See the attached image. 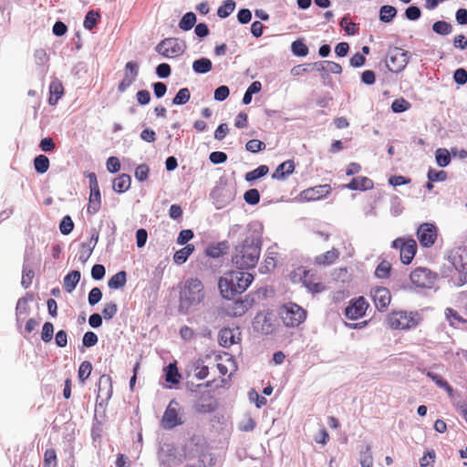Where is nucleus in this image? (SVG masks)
Instances as JSON below:
<instances>
[{
	"label": "nucleus",
	"mask_w": 467,
	"mask_h": 467,
	"mask_svg": "<svg viewBox=\"0 0 467 467\" xmlns=\"http://www.w3.org/2000/svg\"><path fill=\"white\" fill-rule=\"evenodd\" d=\"M409 63V53L401 47H391L386 57V66L389 71L401 72Z\"/></svg>",
	"instance_id": "0eeeda50"
},
{
	"label": "nucleus",
	"mask_w": 467,
	"mask_h": 467,
	"mask_svg": "<svg viewBox=\"0 0 467 467\" xmlns=\"http://www.w3.org/2000/svg\"><path fill=\"white\" fill-rule=\"evenodd\" d=\"M150 169L146 164L139 165L135 170V178L140 182H144L148 179Z\"/></svg>",
	"instance_id": "680f3d73"
},
{
	"label": "nucleus",
	"mask_w": 467,
	"mask_h": 467,
	"mask_svg": "<svg viewBox=\"0 0 467 467\" xmlns=\"http://www.w3.org/2000/svg\"><path fill=\"white\" fill-rule=\"evenodd\" d=\"M73 228H74V223H73L72 219L70 218V216H68V215L65 216L59 224V230H60L61 234L67 235L72 232Z\"/></svg>",
	"instance_id": "6e6d98bb"
},
{
	"label": "nucleus",
	"mask_w": 467,
	"mask_h": 467,
	"mask_svg": "<svg viewBox=\"0 0 467 467\" xmlns=\"http://www.w3.org/2000/svg\"><path fill=\"white\" fill-rule=\"evenodd\" d=\"M228 249V244L226 242H221L217 244H210L206 250L205 254L206 255L213 257V258H218L223 254H225L226 250Z\"/></svg>",
	"instance_id": "c756f323"
},
{
	"label": "nucleus",
	"mask_w": 467,
	"mask_h": 467,
	"mask_svg": "<svg viewBox=\"0 0 467 467\" xmlns=\"http://www.w3.org/2000/svg\"><path fill=\"white\" fill-rule=\"evenodd\" d=\"M410 108V103L405 99H397L391 104V109L395 113H401Z\"/></svg>",
	"instance_id": "09e8293b"
},
{
	"label": "nucleus",
	"mask_w": 467,
	"mask_h": 467,
	"mask_svg": "<svg viewBox=\"0 0 467 467\" xmlns=\"http://www.w3.org/2000/svg\"><path fill=\"white\" fill-rule=\"evenodd\" d=\"M57 454L54 449H47L44 453L43 467H57Z\"/></svg>",
	"instance_id": "49530a36"
},
{
	"label": "nucleus",
	"mask_w": 467,
	"mask_h": 467,
	"mask_svg": "<svg viewBox=\"0 0 467 467\" xmlns=\"http://www.w3.org/2000/svg\"><path fill=\"white\" fill-rule=\"evenodd\" d=\"M260 251L259 240L246 237L241 244L235 247L232 262L238 269L254 268L258 262Z\"/></svg>",
	"instance_id": "f03ea898"
},
{
	"label": "nucleus",
	"mask_w": 467,
	"mask_h": 467,
	"mask_svg": "<svg viewBox=\"0 0 467 467\" xmlns=\"http://www.w3.org/2000/svg\"><path fill=\"white\" fill-rule=\"evenodd\" d=\"M220 360L217 363V368L222 376H225L229 370H236V363L233 357L226 355L225 358L221 357Z\"/></svg>",
	"instance_id": "bb28decb"
},
{
	"label": "nucleus",
	"mask_w": 467,
	"mask_h": 467,
	"mask_svg": "<svg viewBox=\"0 0 467 467\" xmlns=\"http://www.w3.org/2000/svg\"><path fill=\"white\" fill-rule=\"evenodd\" d=\"M165 380L171 384H177L180 381L181 375L178 371L177 366L175 363L169 364L165 368Z\"/></svg>",
	"instance_id": "f704fd0d"
},
{
	"label": "nucleus",
	"mask_w": 467,
	"mask_h": 467,
	"mask_svg": "<svg viewBox=\"0 0 467 467\" xmlns=\"http://www.w3.org/2000/svg\"><path fill=\"white\" fill-rule=\"evenodd\" d=\"M391 265L389 262L383 260L381 261L375 270V275L378 278H388L390 275Z\"/></svg>",
	"instance_id": "79ce46f5"
},
{
	"label": "nucleus",
	"mask_w": 467,
	"mask_h": 467,
	"mask_svg": "<svg viewBox=\"0 0 467 467\" xmlns=\"http://www.w3.org/2000/svg\"><path fill=\"white\" fill-rule=\"evenodd\" d=\"M392 247L400 250V261L404 265L410 264L417 252V244L412 238H397L392 242Z\"/></svg>",
	"instance_id": "9d476101"
},
{
	"label": "nucleus",
	"mask_w": 467,
	"mask_h": 467,
	"mask_svg": "<svg viewBox=\"0 0 467 467\" xmlns=\"http://www.w3.org/2000/svg\"><path fill=\"white\" fill-rule=\"evenodd\" d=\"M438 236V228L430 223H421L417 230V238L422 247H431Z\"/></svg>",
	"instance_id": "ddd939ff"
},
{
	"label": "nucleus",
	"mask_w": 467,
	"mask_h": 467,
	"mask_svg": "<svg viewBox=\"0 0 467 467\" xmlns=\"http://www.w3.org/2000/svg\"><path fill=\"white\" fill-rule=\"evenodd\" d=\"M292 52L298 57H306L308 54L307 46L301 40H296L291 45Z\"/></svg>",
	"instance_id": "de8ad7c7"
},
{
	"label": "nucleus",
	"mask_w": 467,
	"mask_h": 467,
	"mask_svg": "<svg viewBox=\"0 0 467 467\" xmlns=\"http://www.w3.org/2000/svg\"><path fill=\"white\" fill-rule=\"evenodd\" d=\"M265 147L266 146H265V142H263L259 140H255V139L248 140L245 144L246 150L253 152V153H256L261 150H264L265 149Z\"/></svg>",
	"instance_id": "603ef678"
},
{
	"label": "nucleus",
	"mask_w": 467,
	"mask_h": 467,
	"mask_svg": "<svg viewBox=\"0 0 467 467\" xmlns=\"http://www.w3.org/2000/svg\"><path fill=\"white\" fill-rule=\"evenodd\" d=\"M205 298L204 286L198 278H188L180 291V311L188 313L199 306Z\"/></svg>",
	"instance_id": "7ed1b4c3"
},
{
	"label": "nucleus",
	"mask_w": 467,
	"mask_h": 467,
	"mask_svg": "<svg viewBox=\"0 0 467 467\" xmlns=\"http://www.w3.org/2000/svg\"><path fill=\"white\" fill-rule=\"evenodd\" d=\"M87 177L89 181L90 194L87 207L88 213L96 214L101 206V195L97 176L94 172H89Z\"/></svg>",
	"instance_id": "9b49d317"
},
{
	"label": "nucleus",
	"mask_w": 467,
	"mask_h": 467,
	"mask_svg": "<svg viewBox=\"0 0 467 467\" xmlns=\"http://www.w3.org/2000/svg\"><path fill=\"white\" fill-rule=\"evenodd\" d=\"M196 23V16L192 12L186 13L179 23V26L181 29L184 31H188L192 29Z\"/></svg>",
	"instance_id": "e433bc0d"
},
{
	"label": "nucleus",
	"mask_w": 467,
	"mask_h": 467,
	"mask_svg": "<svg viewBox=\"0 0 467 467\" xmlns=\"http://www.w3.org/2000/svg\"><path fill=\"white\" fill-rule=\"evenodd\" d=\"M340 26L345 28L348 35L354 36L358 34V27L353 22H348V17H343L340 21Z\"/></svg>",
	"instance_id": "052dcab7"
},
{
	"label": "nucleus",
	"mask_w": 467,
	"mask_h": 467,
	"mask_svg": "<svg viewBox=\"0 0 467 467\" xmlns=\"http://www.w3.org/2000/svg\"><path fill=\"white\" fill-rule=\"evenodd\" d=\"M374 186L372 180L368 177L359 176L353 178L351 182L346 185L347 188L353 191H366L370 190Z\"/></svg>",
	"instance_id": "412c9836"
},
{
	"label": "nucleus",
	"mask_w": 467,
	"mask_h": 467,
	"mask_svg": "<svg viewBox=\"0 0 467 467\" xmlns=\"http://www.w3.org/2000/svg\"><path fill=\"white\" fill-rule=\"evenodd\" d=\"M131 185V178L129 174L122 173L116 177L112 182L113 190L118 193L126 192Z\"/></svg>",
	"instance_id": "4be33fe9"
},
{
	"label": "nucleus",
	"mask_w": 467,
	"mask_h": 467,
	"mask_svg": "<svg viewBox=\"0 0 467 467\" xmlns=\"http://www.w3.org/2000/svg\"><path fill=\"white\" fill-rule=\"evenodd\" d=\"M421 321L418 312L399 310L392 311L387 318L388 325L392 329L407 330L417 327Z\"/></svg>",
	"instance_id": "39448f33"
},
{
	"label": "nucleus",
	"mask_w": 467,
	"mask_h": 467,
	"mask_svg": "<svg viewBox=\"0 0 467 467\" xmlns=\"http://www.w3.org/2000/svg\"><path fill=\"white\" fill-rule=\"evenodd\" d=\"M117 312L118 306L117 304L114 302L105 304L102 309V315L106 320L111 319L117 314Z\"/></svg>",
	"instance_id": "5fc2aeb1"
},
{
	"label": "nucleus",
	"mask_w": 467,
	"mask_h": 467,
	"mask_svg": "<svg viewBox=\"0 0 467 467\" xmlns=\"http://www.w3.org/2000/svg\"><path fill=\"white\" fill-rule=\"evenodd\" d=\"M244 199L247 203L254 205L260 201V193L257 189H250L244 192Z\"/></svg>",
	"instance_id": "864d4df0"
},
{
	"label": "nucleus",
	"mask_w": 467,
	"mask_h": 467,
	"mask_svg": "<svg viewBox=\"0 0 467 467\" xmlns=\"http://www.w3.org/2000/svg\"><path fill=\"white\" fill-rule=\"evenodd\" d=\"M34 275H35L34 271L31 268H29L27 265H24L22 281H21L22 285L24 287L27 288L32 284Z\"/></svg>",
	"instance_id": "4d7b16f0"
},
{
	"label": "nucleus",
	"mask_w": 467,
	"mask_h": 467,
	"mask_svg": "<svg viewBox=\"0 0 467 467\" xmlns=\"http://www.w3.org/2000/svg\"><path fill=\"white\" fill-rule=\"evenodd\" d=\"M99 14L97 11L90 10L87 13L83 26L88 30H92L98 24Z\"/></svg>",
	"instance_id": "58836bf2"
},
{
	"label": "nucleus",
	"mask_w": 467,
	"mask_h": 467,
	"mask_svg": "<svg viewBox=\"0 0 467 467\" xmlns=\"http://www.w3.org/2000/svg\"><path fill=\"white\" fill-rule=\"evenodd\" d=\"M254 304V297L247 295L242 299L234 301L231 306H228L227 312L233 317H242L253 306Z\"/></svg>",
	"instance_id": "f3484780"
},
{
	"label": "nucleus",
	"mask_w": 467,
	"mask_h": 467,
	"mask_svg": "<svg viewBox=\"0 0 467 467\" xmlns=\"http://www.w3.org/2000/svg\"><path fill=\"white\" fill-rule=\"evenodd\" d=\"M127 282V274L125 271H120L110 277L108 282L109 287L112 289H119L125 285Z\"/></svg>",
	"instance_id": "2f4dec72"
},
{
	"label": "nucleus",
	"mask_w": 467,
	"mask_h": 467,
	"mask_svg": "<svg viewBox=\"0 0 467 467\" xmlns=\"http://www.w3.org/2000/svg\"><path fill=\"white\" fill-rule=\"evenodd\" d=\"M194 245L192 244H186L183 248L175 252L173 261L177 265L184 264L188 257L193 253Z\"/></svg>",
	"instance_id": "cd10ccee"
},
{
	"label": "nucleus",
	"mask_w": 467,
	"mask_h": 467,
	"mask_svg": "<svg viewBox=\"0 0 467 467\" xmlns=\"http://www.w3.org/2000/svg\"><path fill=\"white\" fill-rule=\"evenodd\" d=\"M370 296L375 307L380 311H386L391 302V294L387 287L375 286L370 289Z\"/></svg>",
	"instance_id": "2eb2a0df"
},
{
	"label": "nucleus",
	"mask_w": 467,
	"mask_h": 467,
	"mask_svg": "<svg viewBox=\"0 0 467 467\" xmlns=\"http://www.w3.org/2000/svg\"><path fill=\"white\" fill-rule=\"evenodd\" d=\"M279 316L287 327H297L306 318V310L295 303H287L279 309Z\"/></svg>",
	"instance_id": "423d86ee"
},
{
	"label": "nucleus",
	"mask_w": 467,
	"mask_h": 467,
	"mask_svg": "<svg viewBox=\"0 0 467 467\" xmlns=\"http://www.w3.org/2000/svg\"><path fill=\"white\" fill-rule=\"evenodd\" d=\"M254 280V275L247 272L231 271L221 277L218 286L224 298L231 299L244 292Z\"/></svg>",
	"instance_id": "f257e3e1"
},
{
	"label": "nucleus",
	"mask_w": 467,
	"mask_h": 467,
	"mask_svg": "<svg viewBox=\"0 0 467 467\" xmlns=\"http://www.w3.org/2000/svg\"><path fill=\"white\" fill-rule=\"evenodd\" d=\"M29 314L28 301L26 298H20L16 305L17 320L26 317Z\"/></svg>",
	"instance_id": "8fccbe9b"
},
{
	"label": "nucleus",
	"mask_w": 467,
	"mask_h": 467,
	"mask_svg": "<svg viewBox=\"0 0 467 467\" xmlns=\"http://www.w3.org/2000/svg\"><path fill=\"white\" fill-rule=\"evenodd\" d=\"M294 171V161L287 160L277 166L272 177L276 180H284L287 175L292 174Z\"/></svg>",
	"instance_id": "aec40b11"
},
{
	"label": "nucleus",
	"mask_w": 467,
	"mask_h": 467,
	"mask_svg": "<svg viewBox=\"0 0 467 467\" xmlns=\"http://www.w3.org/2000/svg\"><path fill=\"white\" fill-rule=\"evenodd\" d=\"M191 98V92L189 88H181L176 96L172 99V103L174 105H184L186 104Z\"/></svg>",
	"instance_id": "c03bdc74"
},
{
	"label": "nucleus",
	"mask_w": 467,
	"mask_h": 467,
	"mask_svg": "<svg viewBox=\"0 0 467 467\" xmlns=\"http://www.w3.org/2000/svg\"><path fill=\"white\" fill-rule=\"evenodd\" d=\"M54 326L51 322H46L42 327L41 338L44 342H49L53 337Z\"/></svg>",
	"instance_id": "13d9d810"
},
{
	"label": "nucleus",
	"mask_w": 467,
	"mask_h": 467,
	"mask_svg": "<svg viewBox=\"0 0 467 467\" xmlns=\"http://www.w3.org/2000/svg\"><path fill=\"white\" fill-rule=\"evenodd\" d=\"M339 257V251L332 248L324 254H321L315 258V263L318 265H329L337 261Z\"/></svg>",
	"instance_id": "5701e85b"
},
{
	"label": "nucleus",
	"mask_w": 467,
	"mask_h": 467,
	"mask_svg": "<svg viewBox=\"0 0 467 467\" xmlns=\"http://www.w3.org/2000/svg\"><path fill=\"white\" fill-rule=\"evenodd\" d=\"M92 371V365L89 361H83L78 368V379L80 382H85V380L90 376Z\"/></svg>",
	"instance_id": "a18cd8bd"
},
{
	"label": "nucleus",
	"mask_w": 467,
	"mask_h": 467,
	"mask_svg": "<svg viewBox=\"0 0 467 467\" xmlns=\"http://www.w3.org/2000/svg\"><path fill=\"white\" fill-rule=\"evenodd\" d=\"M92 251H93V247H90L87 244H81L80 248H79V256H78L79 261H81L82 263L87 262L88 259L89 258V256L91 255Z\"/></svg>",
	"instance_id": "e2e57ef3"
},
{
	"label": "nucleus",
	"mask_w": 467,
	"mask_h": 467,
	"mask_svg": "<svg viewBox=\"0 0 467 467\" xmlns=\"http://www.w3.org/2000/svg\"><path fill=\"white\" fill-rule=\"evenodd\" d=\"M435 158L440 167H446L451 162V155L447 149H438L435 153Z\"/></svg>",
	"instance_id": "ea45409f"
},
{
	"label": "nucleus",
	"mask_w": 467,
	"mask_h": 467,
	"mask_svg": "<svg viewBox=\"0 0 467 467\" xmlns=\"http://www.w3.org/2000/svg\"><path fill=\"white\" fill-rule=\"evenodd\" d=\"M49 94L48 103L54 106L64 94L63 85L58 81H52L49 85Z\"/></svg>",
	"instance_id": "a878e982"
},
{
	"label": "nucleus",
	"mask_w": 467,
	"mask_h": 467,
	"mask_svg": "<svg viewBox=\"0 0 467 467\" xmlns=\"http://www.w3.org/2000/svg\"><path fill=\"white\" fill-rule=\"evenodd\" d=\"M454 81L459 85L467 83V71L464 68H458L453 75Z\"/></svg>",
	"instance_id": "774afa93"
},
{
	"label": "nucleus",
	"mask_w": 467,
	"mask_h": 467,
	"mask_svg": "<svg viewBox=\"0 0 467 467\" xmlns=\"http://www.w3.org/2000/svg\"><path fill=\"white\" fill-rule=\"evenodd\" d=\"M290 279L295 284L302 283L312 294L322 293L327 289L326 285L321 282L320 277L302 265L291 272Z\"/></svg>",
	"instance_id": "20e7f679"
},
{
	"label": "nucleus",
	"mask_w": 467,
	"mask_h": 467,
	"mask_svg": "<svg viewBox=\"0 0 467 467\" xmlns=\"http://www.w3.org/2000/svg\"><path fill=\"white\" fill-rule=\"evenodd\" d=\"M432 30L439 35L446 36L451 34L452 26L450 23L441 20L432 25Z\"/></svg>",
	"instance_id": "37998d69"
},
{
	"label": "nucleus",
	"mask_w": 467,
	"mask_h": 467,
	"mask_svg": "<svg viewBox=\"0 0 467 467\" xmlns=\"http://www.w3.org/2000/svg\"><path fill=\"white\" fill-rule=\"evenodd\" d=\"M234 8H235V2L234 0H226L218 8L217 15L221 18H226L234 11Z\"/></svg>",
	"instance_id": "4c0bfd02"
},
{
	"label": "nucleus",
	"mask_w": 467,
	"mask_h": 467,
	"mask_svg": "<svg viewBox=\"0 0 467 467\" xmlns=\"http://www.w3.org/2000/svg\"><path fill=\"white\" fill-rule=\"evenodd\" d=\"M80 272L78 270L70 271L65 277L63 281L64 289L67 293H71L77 286L78 283L80 280Z\"/></svg>",
	"instance_id": "393cba45"
},
{
	"label": "nucleus",
	"mask_w": 467,
	"mask_h": 467,
	"mask_svg": "<svg viewBox=\"0 0 467 467\" xmlns=\"http://www.w3.org/2000/svg\"><path fill=\"white\" fill-rule=\"evenodd\" d=\"M239 328H230L224 327L222 328L219 332L218 340L219 344L223 348H230L234 344L237 343L240 340Z\"/></svg>",
	"instance_id": "a211bd4d"
},
{
	"label": "nucleus",
	"mask_w": 467,
	"mask_h": 467,
	"mask_svg": "<svg viewBox=\"0 0 467 467\" xmlns=\"http://www.w3.org/2000/svg\"><path fill=\"white\" fill-rule=\"evenodd\" d=\"M427 377L431 379V380L434 381L438 387L445 389L450 397L453 396L452 387L445 379H443L441 376L433 372H428Z\"/></svg>",
	"instance_id": "473e14b6"
},
{
	"label": "nucleus",
	"mask_w": 467,
	"mask_h": 467,
	"mask_svg": "<svg viewBox=\"0 0 467 467\" xmlns=\"http://www.w3.org/2000/svg\"><path fill=\"white\" fill-rule=\"evenodd\" d=\"M82 342L87 348L93 347L98 342V336L92 331H88L84 334Z\"/></svg>",
	"instance_id": "69168bd1"
},
{
	"label": "nucleus",
	"mask_w": 467,
	"mask_h": 467,
	"mask_svg": "<svg viewBox=\"0 0 467 467\" xmlns=\"http://www.w3.org/2000/svg\"><path fill=\"white\" fill-rule=\"evenodd\" d=\"M254 324L255 328L265 335L272 333L274 330L270 315H258L255 317Z\"/></svg>",
	"instance_id": "b1692460"
},
{
	"label": "nucleus",
	"mask_w": 467,
	"mask_h": 467,
	"mask_svg": "<svg viewBox=\"0 0 467 467\" xmlns=\"http://www.w3.org/2000/svg\"><path fill=\"white\" fill-rule=\"evenodd\" d=\"M230 90L227 86H220L214 91V99L218 101H223L228 98Z\"/></svg>",
	"instance_id": "338daca9"
},
{
	"label": "nucleus",
	"mask_w": 467,
	"mask_h": 467,
	"mask_svg": "<svg viewBox=\"0 0 467 467\" xmlns=\"http://www.w3.org/2000/svg\"><path fill=\"white\" fill-rule=\"evenodd\" d=\"M437 278V275L426 267H417L410 275L411 283L420 288H431Z\"/></svg>",
	"instance_id": "f8f14e48"
},
{
	"label": "nucleus",
	"mask_w": 467,
	"mask_h": 467,
	"mask_svg": "<svg viewBox=\"0 0 467 467\" xmlns=\"http://www.w3.org/2000/svg\"><path fill=\"white\" fill-rule=\"evenodd\" d=\"M139 75V65L135 61H129L125 65V73L123 79L118 86L119 92H125L131 84L136 80Z\"/></svg>",
	"instance_id": "dca6fc26"
},
{
	"label": "nucleus",
	"mask_w": 467,
	"mask_h": 467,
	"mask_svg": "<svg viewBox=\"0 0 467 467\" xmlns=\"http://www.w3.org/2000/svg\"><path fill=\"white\" fill-rule=\"evenodd\" d=\"M106 166H107V170L109 172H111V173L118 172L120 170L119 160L117 157L111 156L107 160Z\"/></svg>",
	"instance_id": "0e129e2a"
},
{
	"label": "nucleus",
	"mask_w": 467,
	"mask_h": 467,
	"mask_svg": "<svg viewBox=\"0 0 467 467\" xmlns=\"http://www.w3.org/2000/svg\"><path fill=\"white\" fill-rule=\"evenodd\" d=\"M368 306L364 296L352 298L345 308V316L350 320H357L365 316Z\"/></svg>",
	"instance_id": "4468645a"
},
{
	"label": "nucleus",
	"mask_w": 467,
	"mask_h": 467,
	"mask_svg": "<svg viewBox=\"0 0 467 467\" xmlns=\"http://www.w3.org/2000/svg\"><path fill=\"white\" fill-rule=\"evenodd\" d=\"M213 68L212 62L209 58L202 57L192 63V69L198 74H205Z\"/></svg>",
	"instance_id": "7c9ffc66"
},
{
	"label": "nucleus",
	"mask_w": 467,
	"mask_h": 467,
	"mask_svg": "<svg viewBox=\"0 0 467 467\" xmlns=\"http://www.w3.org/2000/svg\"><path fill=\"white\" fill-rule=\"evenodd\" d=\"M202 402L198 403L195 406L196 411L201 413H210L215 410L217 404L212 396L208 395L206 398L202 397Z\"/></svg>",
	"instance_id": "c85d7f7f"
},
{
	"label": "nucleus",
	"mask_w": 467,
	"mask_h": 467,
	"mask_svg": "<svg viewBox=\"0 0 467 467\" xmlns=\"http://www.w3.org/2000/svg\"><path fill=\"white\" fill-rule=\"evenodd\" d=\"M181 408L178 401L172 400L168 404L161 418V425L166 430H171L176 426L183 424L182 416L180 413Z\"/></svg>",
	"instance_id": "1a4fd4ad"
},
{
	"label": "nucleus",
	"mask_w": 467,
	"mask_h": 467,
	"mask_svg": "<svg viewBox=\"0 0 467 467\" xmlns=\"http://www.w3.org/2000/svg\"><path fill=\"white\" fill-rule=\"evenodd\" d=\"M397 15V9L389 5H382L379 9V20L384 23H389Z\"/></svg>",
	"instance_id": "72a5a7b5"
},
{
	"label": "nucleus",
	"mask_w": 467,
	"mask_h": 467,
	"mask_svg": "<svg viewBox=\"0 0 467 467\" xmlns=\"http://www.w3.org/2000/svg\"><path fill=\"white\" fill-rule=\"evenodd\" d=\"M185 44L175 37H168L161 40L155 50L164 57L174 58L182 55L185 51Z\"/></svg>",
	"instance_id": "6e6552de"
},
{
	"label": "nucleus",
	"mask_w": 467,
	"mask_h": 467,
	"mask_svg": "<svg viewBox=\"0 0 467 467\" xmlns=\"http://www.w3.org/2000/svg\"><path fill=\"white\" fill-rule=\"evenodd\" d=\"M428 180L431 182H443L447 179V173L444 171H435L430 169L428 171Z\"/></svg>",
	"instance_id": "bf43d9fd"
},
{
	"label": "nucleus",
	"mask_w": 467,
	"mask_h": 467,
	"mask_svg": "<svg viewBox=\"0 0 467 467\" xmlns=\"http://www.w3.org/2000/svg\"><path fill=\"white\" fill-rule=\"evenodd\" d=\"M268 167L266 165H260L256 169L247 172L245 174V180L247 182L255 181L268 173Z\"/></svg>",
	"instance_id": "a19ab883"
},
{
	"label": "nucleus",
	"mask_w": 467,
	"mask_h": 467,
	"mask_svg": "<svg viewBox=\"0 0 467 467\" xmlns=\"http://www.w3.org/2000/svg\"><path fill=\"white\" fill-rule=\"evenodd\" d=\"M331 191L329 184H322L304 190L301 195L306 201H317L327 197Z\"/></svg>",
	"instance_id": "6ab92c4d"
},
{
	"label": "nucleus",
	"mask_w": 467,
	"mask_h": 467,
	"mask_svg": "<svg viewBox=\"0 0 467 467\" xmlns=\"http://www.w3.org/2000/svg\"><path fill=\"white\" fill-rule=\"evenodd\" d=\"M360 464L361 467L373 466V458L371 455V448L369 445H366L365 451H361Z\"/></svg>",
	"instance_id": "3c124183"
},
{
	"label": "nucleus",
	"mask_w": 467,
	"mask_h": 467,
	"mask_svg": "<svg viewBox=\"0 0 467 467\" xmlns=\"http://www.w3.org/2000/svg\"><path fill=\"white\" fill-rule=\"evenodd\" d=\"M49 164L50 162L48 158L42 154L36 156L34 160V167L38 173L47 172L49 168Z\"/></svg>",
	"instance_id": "c9c22d12"
}]
</instances>
